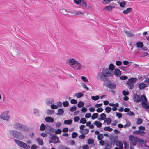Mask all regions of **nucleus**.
Listing matches in <instances>:
<instances>
[{"label":"nucleus","mask_w":149,"mask_h":149,"mask_svg":"<svg viewBox=\"0 0 149 149\" xmlns=\"http://www.w3.org/2000/svg\"><path fill=\"white\" fill-rule=\"evenodd\" d=\"M115 67L112 63H110L109 65V68H103L102 71L101 72H98L97 76V79L99 80H103V77L106 76L111 77L112 74L113 72Z\"/></svg>","instance_id":"1"},{"label":"nucleus","mask_w":149,"mask_h":149,"mask_svg":"<svg viewBox=\"0 0 149 149\" xmlns=\"http://www.w3.org/2000/svg\"><path fill=\"white\" fill-rule=\"evenodd\" d=\"M129 140L130 144L134 146L136 145L137 142L141 143L143 144H146V141L141 139L134 136L133 135H131L129 136Z\"/></svg>","instance_id":"2"},{"label":"nucleus","mask_w":149,"mask_h":149,"mask_svg":"<svg viewBox=\"0 0 149 149\" xmlns=\"http://www.w3.org/2000/svg\"><path fill=\"white\" fill-rule=\"evenodd\" d=\"M108 76H106L103 77V80H100V81H105L104 83V85L106 86L109 88L111 89H114L116 87V85L113 82H112L111 81L108 79Z\"/></svg>","instance_id":"3"},{"label":"nucleus","mask_w":149,"mask_h":149,"mask_svg":"<svg viewBox=\"0 0 149 149\" xmlns=\"http://www.w3.org/2000/svg\"><path fill=\"white\" fill-rule=\"evenodd\" d=\"M138 80L136 78H131L129 79L126 82V84L128 85V87L129 89H132L134 86V83Z\"/></svg>","instance_id":"4"},{"label":"nucleus","mask_w":149,"mask_h":149,"mask_svg":"<svg viewBox=\"0 0 149 149\" xmlns=\"http://www.w3.org/2000/svg\"><path fill=\"white\" fill-rule=\"evenodd\" d=\"M10 134L14 137L20 139L23 138L22 134L20 132L15 130H11L10 132Z\"/></svg>","instance_id":"5"},{"label":"nucleus","mask_w":149,"mask_h":149,"mask_svg":"<svg viewBox=\"0 0 149 149\" xmlns=\"http://www.w3.org/2000/svg\"><path fill=\"white\" fill-rule=\"evenodd\" d=\"M14 128L22 131H27L28 129L26 128V126L23 125L19 123H17L14 125Z\"/></svg>","instance_id":"6"},{"label":"nucleus","mask_w":149,"mask_h":149,"mask_svg":"<svg viewBox=\"0 0 149 149\" xmlns=\"http://www.w3.org/2000/svg\"><path fill=\"white\" fill-rule=\"evenodd\" d=\"M14 141L18 145L21 147L26 149H29L30 148L29 146L26 144L22 141L17 139H15Z\"/></svg>","instance_id":"7"},{"label":"nucleus","mask_w":149,"mask_h":149,"mask_svg":"<svg viewBox=\"0 0 149 149\" xmlns=\"http://www.w3.org/2000/svg\"><path fill=\"white\" fill-rule=\"evenodd\" d=\"M8 112L5 111L3 112L0 116V117L3 120L6 121L10 119V117L8 115Z\"/></svg>","instance_id":"8"},{"label":"nucleus","mask_w":149,"mask_h":149,"mask_svg":"<svg viewBox=\"0 0 149 149\" xmlns=\"http://www.w3.org/2000/svg\"><path fill=\"white\" fill-rule=\"evenodd\" d=\"M121 74V72L120 70L118 68H116L114 69V72L113 71V73L112 74L111 76H113L114 74L117 77H120Z\"/></svg>","instance_id":"9"},{"label":"nucleus","mask_w":149,"mask_h":149,"mask_svg":"<svg viewBox=\"0 0 149 149\" xmlns=\"http://www.w3.org/2000/svg\"><path fill=\"white\" fill-rule=\"evenodd\" d=\"M72 67L76 70H80L82 67V66L81 64L77 61L75 64L72 66Z\"/></svg>","instance_id":"10"},{"label":"nucleus","mask_w":149,"mask_h":149,"mask_svg":"<svg viewBox=\"0 0 149 149\" xmlns=\"http://www.w3.org/2000/svg\"><path fill=\"white\" fill-rule=\"evenodd\" d=\"M133 133L134 134L140 135L142 136H143L146 134V132L145 131L141 130L134 131Z\"/></svg>","instance_id":"11"},{"label":"nucleus","mask_w":149,"mask_h":149,"mask_svg":"<svg viewBox=\"0 0 149 149\" xmlns=\"http://www.w3.org/2000/svg\"><path fill=\"white\" fill-rule=\"evenodd\" d=\"M140 97L137 94H134L133 99L136 102H140Z\"/></svg>","instance_id":"12"},{"label":"nucleus","mask_w":149,"mask_h":149,"mask_svg":"<svg viewBox=\"0 0 149 149\" xmlns=\"http://www.w3.org/2000/svg\"><path fill=\"white\" fill-rule=\"evenodd\" d=\"M118 139L116 137L114 136L110 138V141L111 144L113 145H116V143Z\"/></svg>","instance_id":"13"},{"label":"nucleus","mask_w":149,"mask_h":149,"mask_svg":"<svg viewBox=\"0 0 149 149\" xmlns=\"http://www.w3.org/2000/svg\"><path fill=\"white\" fill-rule=\"evenodd\" d=\"M141 101L142 102L145 103L148 102L147 100L145 95H143L141 96L140 98V101Z\"/></svg>","instance_id":"14"},{"label":"nucleus","mask_w":149,"mask_h":149,"mask_svg":"<svg viewBox=\"0 0 149 149\" xmlns=\"http://www.w3.org/2000/svg\"><path fill=\"white\" fill-rule=\"evenodd\" d=\"M142 107L146 110L149 111V104L147 103H141Z\"/></svg>","instance_id":"15"},{"label":"nucleus","mask_w":149,"mask_h":149,"mask_svg":"<svg viewBox=\"0 0 149 149\" xmlns=\"http://www.w3.org/2000/svg\"><path fill=\"white\" fill-rule=\"evenodd\" d=\"M51 139L53 141L54 143H56L59 141L58 138L56 136H52Z\"/></svg>","instance_id":"16"},{"label":"nucleus","mask_w":149,"mask_h":149,"mask_svg":"<svg viewBox=\"0 0 149 149\" xmlns=\"http://www.w3.org/2000/svg\"><path fill=\"white\" fill-rule=\"evenodd\" d=\"M146 87H147V86H146V84L144 83H140L138 85V87L140 90L144 89Z\"/></svg>","instance_id":"17"},{"label":"nucleus","mask_w":149,"mask_h":149,"mask_svg":"<svg viewBox=\"0 0 149 149\" xmlns=\"http://www.w3.org/2000/svg\"><path fill=\"white\" fill-rule=\"evenodd\" d=\"M114 6H111V4L109 5V6H106L104 8V10L109 12L111 11V9L114 8Z\"/></svg>","instance_id":"18"},{"label":"nucleus","mask_w":149,"mask_h":149,"mask_svg":"<svg viewBox=\"0 0 149 149\" xmlns=\"http://www.w3.org/2000/svg\"><path fill=\"white\" fill-rule=\"evenodd\" d=\"M76 62L77 61L74 59L72 58L70 60L69 63L70 65L73 66V65L75 64Z\"/></svg>","instance_id":"19"},{"label":"nucleus","mask_w":149,"mask_h":149,"mask_svg":"<svg viewBox=\"0 0 149 149\" xmlns=\"http://www.w3.org/2000/svg\"><path fill=\"white\" fill-rule=\"evenodd\" d=\"M137 47L138 48H142L143 47L144 45L143 42L141 41H139L136 43Z\"/></svg>","instance_id":"20"},{"label":"nucleus","mask_w":149,"mask_h":149,"mask_svg":"<svg viewBox=\"0 0 149 149\" xmlns=\"http://www.w3.org/2000/svg\"><path fill=\"white\" fill-rule=\"evenodd\" d=\"M45 120L47 122H53L54 119L51 117H47L45 118Z\"/></svg>","instance_id":"21"},{"label":"nucleus","mask_w":149,"mask_h":149,"mask_svg":"<svg viewBox=\"0 0 149 149\" xmlns=\"http://www.w3.org/2000/svg\"><path fill=\"white\" fill-rule=\"evenodd\" d=\"M82 6L83 7H86V2L84 0H81L79 5Z\"/></svg>","instance_id":"22"},{"label":"nucleus","mask_w":149,"mask_h":149,"mask_svg":"<svg viewBox=\"0 0 149 149\" xmlns=\"http://www.w3.org/2000/svg\"><path fill=\"white\" fill-rule=\"evenodd\" d=\"M132 10V8H128L126 9L125 10L123 11V13L125 14H127L128 13L130 12Z\"/></svg>","instance_id":"23"},{"label":"nucleus","mask_w":149,"mask_h":149,"mask_svg":"<svg viewBox=\"0 0 149 149\" xmlns=\"http://www.w3.org/2000/svg\"><path fill=\"white\" fill-rule=\"evenodd\" d=\"M94 124L96 125L97 127H100L102 126L101 123L99 121H95L94 123Z\"/></svg>","instance_id":"24"},{"label":"nucleus","mask_w":149,"mask_h":149,"mask_svg":"<svg viewBox=\"0 0 149 149\" xmlns=\"http://www.w3.org/2000/svg\"><path fill=\"white\" fill-rule=\"evenodd\" d=\"M36 141L40 145H43V140L42 139L40 138L37 139Z\"/></svg>","instance_id":"25"},{"label":"nucleus","mask_w":149,"mask_h":149,"mask_svg":"<svg viewBox=\"0 0 149 149\" xmlns=\"http://www.w3.org/2000/svg\"><path fill=\"white\" fill-rule=\"evenodd\" d=\"M54 111L52 110H48L46 112V113L48 115H52L54 114Z\"/></svg>","instance_id":"26"},{"label":"nucleus","mask_w":149,"mask_h":149,"mask_svg":"<svg viewBox=\"0 0 149 149\" xmlns=\"http://www.w3.org/2000/svg\"><path fill=\"white\" fill-rule=\"evenodd\" d=\"M64 113V111L63 109H60L58 110L57 114L58 115H62Z\"/></svg>","instance_id":"27"},{"label":"nucleus","mask_w":149,"mask_h":149,"mask_svg":"<svg viewBox=\"0 0 149 149\" xmlns=\"http://www.w3.org/2000/svg\"><path fill=\"white\" fill-rule=\"evenodd\" d=\"M104 121L106 122L108 125H109L111 122V119L109 118H106Z\"/></svg>","instance_id":"28"},{"label":"nucleus","mask_w":149,"mask_h":149,"mask_svg":"<svg viewBox=\"0 0 149 149\" xmlns=\"http://www.w3.org/2000/svg\"><path fill=\"white\" fill-rule=\"evenodd\" d=\"M104 130L105 131L111 132L113 130V129L111 128L109 126H108L104 127Z\"/></svg>","instance_id":"29"},{"label":"nucleus","mask_w":149,"mask_h":149,"mask_svg":"<svg viewBox=\"0 0 149 149\" xmlns=\"http://www.w3.org/2000/svg\"><path fill=\"white\" fill-rule=\"evenodd\" d=\"M46 128V126L45 125L43 124H41L40 127V130L41 131H44L45 130Z\"/></svg>","instance_id":"30"},{"label":"nucleus","mask_w":149,"mask_h":149,"mask_svg":"<svg viewBox=\"0 0 149 149\" xmlns=\"http://www.w3.org/2000/svg\"><path fill=\"white\" fill-rule=\"evenodd\" d=\"M72 120L71 119H69L67 120H65L64 121L65 124L70 125L72 123Z\"/></svg>","instance_id":"31"},{"label":"nucleus","mask_w":149,"mask_h":149,"mask_svg":"<svg viewBox=\"0 0 149 149\" xmlns=\"http://www.w3.org/2000/svg\"><path fill=\"white\" fill-rule=\"evenodd\" d=\"M77 98H79L83 96V94L81 93H78L75 95Z\"/></svg>","instance_id":"32"},{"label":"nucleus","mask_w":149,"mask_h":149,"mask_svg":"<svg viewBox=\"0 0 149 149\" xmlns=\"http://www.w3.org/2000/svg\"><path fill=\"white\" fill-rule=\"evenodd\" d=\"M106 112L107 113H109L111 110V108L109 106L107 107L105 109Z\"/></svg>","instance_id":"33"},{"label":"nucleus","mask_w":149,"mask_h":149,"mask_svg":"<svg viewBox=\"0 0 149 149\" xmlns=\"http://www.w3.org/2000/svg\"><path fill=\"white\" fill-rule=\"evenodd\" d=\"M98 114L97 113H93L91 117V118L92 119H94L97 118Z\"/></svg>","instance_id":"34"},{"label":"nucleus","mask_w":149,"mask_h":149,"mask_svg":"<svg viewBox=\"0 0 149 149\" xmlns=\"http://www.w3.org/2000/svg\"><path fill=\"white\" fill-rule=\"evenodd\" d=\"M112 144H111V143H110V142L107 143L106 145V147L108 149L111 148L112 147Z\"/></svg>","instance_id":"35"},{"label":"nucleus","mask_w":149,"mask_h":149,"mask_svg":"<svg viewBox=\"0 0 149 149\" xmlns=\"http://www.w3.org/2000/svg\"><path fill=\"white\" fill-rule=\"evenodd\" d=\"M45 102H54V101L52 98H47L45 100Z\"/></svg>","instance_id":"36"},{"label":"nucleus","mask_w":149,"mask_h":149,"mask_svg":"<svg viewBox=\"0 0 149 149\" xmlns=\"http://www.w3.org/2000/svg\"><path fill=\"white\" fill-rule=\"evenodd\" d=\"M99 98V97L98 95L95 96H92L91 97V99L92 100H97Z\"/></svg>","instance_id":"37"},{"label":"nucleus","mask_w":149,"mask_h":149,"mask_svg":"<svg viewBox=\"0 0 149 149\" xmlns=\"http://www.w3.org/2000/svg\"><path fill=\"white\" fill-rule=\"evenodd\" d=\"M110 0H103L102 1V3L104 4H107L110 2Z\"/></svg>","instance_id":"38"},{"label":"nucleus","mask_w":149,"mask_h":149,"mask_svg":"<svg viewBox=\"0 0 149 149\" xmlns=\"http://www.w3.org/2000/svg\"><path fill=\"white\" fill-rule=\"evenodd\" d=\"M86 122V120L84 118H82L80 120V123L82 124H85Z\"/></svg>","instance_id":"39"},{"label":"nucleus","mask_w":149,"mask_h":149,"mask_svg":"<svg viewBox=\"0 0 149 149\" xmlns=\"http://www.w3.org/2000/svg\"><path fill=\"white\" fill-rule=\"evenodd\" d=\"M61 130L60 129H58L55 131V133L57 134H60L61 133Z\"/></svg>","instance_id":"40"},{"label":"nucleus","mask_w":149,"mask_h":149,"mask_svg":"<svg viewBox=\"0 0 149 149\" xmlns=\"http://www.w3.org/2000/svg\"><path fill=\"white\" fill-rule=\"evenodd\" d=\"M100 116L101 118V119L102 120H104L106 117V115L105 113H102L100 115Z\"/></svg>","instance_id":"41"},{"label":"nucleus","mask_w":149,"mask_h":149,"mask_svg":"<svg viewBox=\"0 0 149 149\" xmlns=\"http://www.w3.org/2000/svg\"><path fill=\"white\" fill-rule=\"evenodd\" d=\"M126 2L125 1H123L120 3V6L122 7H124L125 6Z\"/></svg>","instance_id":"42"},{"label":"nucleus","mask_w":149,"mask_h":149,"mask_svg":"<svg viewBox=\"0 0 149 149\" xmlns=\"http://www.w3.org/2000/svg\"><path fill=\"white\" fill-rule=\"evenodd\" d=\"M94 140L91 139H89L88 140V143L89 144H91L94 143Z\"/></svg>","instance_id":"43"},{"label":"nucleus","mask_w":149,"mask_h":149,"mask_svg":"<svg viewBox=\"0 0 149 149\" xmlns=\"http://www.w3.org/2000/svg\"><path fill=\"white\" fill-rule=\"evenodd\" d=\"M128 78V77L126 76H122L120 77V79L122 80H125Z\"/></svg>","instance_id":"44"},{"label":"nucleus","mask_w":149,"mask_h":149,"mask_svg":"<svg viewBox=\"0 0 149 149\" xmlns=\"http://www.w3.org/2000/svg\"><path fill=\"white\" fill-rule=\"evenodd\" d=\"M122 63V62L120 61H117L116 62V64L117 66H120Z\"/></svg>","instance_id":"45"},{"label":"nucleus","mask_w":149,"mask_h":149,"mask_svg":"<svg viewBox=\"0 0 149 149\" xmlns=\"http://www.w3.org/2000/svg\"><path fill=\"white\" fill-rule=\"evenodd\" d=\"M98 139L99 140H102L103 138V135L102 134H99L98 136Z\"/></svg>","instance_id":"46"},{"label":"nucleus","mask_w":149,"mask_h":149,"mask_svg":"<svg viewBox=\"0 0 149 149\" xmlns=\"http://www.w3.org/2000/svg\"><path fill=\"white\" fill-rule=\"evenodd\" d=\"M78 136L77 133L76 132H73L72 134V137L73 138H76Z\"/></svg>","instance_id":"47"},{"label":"nucleus","mask_w":149,"mask_h":149,"mask_svg":"<svg viewBox=\"0 0 149 149\" xmlns=\"http://www.w3.org/2000/svg\"><path fill=\"white\" fill-rule=\"evenodd\" d=\"M142 122L143 120L142 119H138L137 121L136 124L138 125L142 123Z\"/></svg>","instance_id":"48"},{"label":"nucleus","mask_w":149,"mask_h":149,"mask_svg":"<svg viewBox=\"0 0 149 149\" xmlns=\"http://www.w3.org/2000/svg\"><path fill=\"white\" fill-rule=\"evenodd\" d=\"M116 144L117 146H119L121 145L122 144H123V143L122 142L118 140L117 141L116 143Z\"/></svg>","instance_id":"49"},{"label":"nucleus","mask_w":149,"mask_h":149,"mask_svg":"<svg viewBox=\"0 0 149 149\" xmlns=\"http://www.w3.org/2000/svg\"><path fill=\"white\" fill-rule=\"evenodd\" d=\"M129 65H128L126 67L122 66L120 67V68L121 70L125 71L126 70V68H127L128 67Z\"/></svg>","instance_id":"50"},{"label":"nucleus","mask_w":149,"mask_h":149,"mask_svg":"<svg viewBox=\"0 0 149 149\" xmlns=\"http://www.w3.org/2000/svg\"><path fill=\"white\" fill-rule=\"evenodd\" d=\"M123 94L125 96H127L129 94V92L124 90L122 92Z\"/></svg>","instance_id":"51"},{"label":"nucleus","mask_w":149,"mask_h":149,"mask_svg":"<svg viewBox=\"0 0 149 149\" xmlns=\"http://www.w3.org/2000/svg\"><path fill=\"white\" fill-rule=\"evenodd\" d=\"M103 110V108L102 107H100V108H98L97 109V112H101Z\"/></svg>","instance_id":"52"},{"label":"nucleus","mask_w":149,"mask_h":149,"mask_svg":"<svg viewBox=\"0 0 149 149\" xmlns=\"http://www.w3.org/2000/svg\"><path fill=\"white\" fill-rule=\"evenodd\" d=\"M91 116V114L90 113H86L85 115V117L86 118H89Z\"/></svg>","instance_id":"53"},{"label":"nucleus","mask_w":149,"mask_h":149,"mask_svg":"<svg viewBox=\"0 0 149 149\" xmlns=\"http://www.w3.org/2000/svg\"><path fill=\"white\" fill-rule=\"evenodd\" d=\"M76 107L75 106H73L70 109V110L71 112H74L76 110Z\"/></svg>","instance_id":"54"},{"label":"nucleus","mask_w":149,"mask_h":149,"mask_svg":"<svg viewBox=\"0 0 149 149\" xmlns=\"http://www.w3.org/2000/svg\"><path fill=\"white\" fill-rule=\"evenodd\" d=\"M84 105V103H78L77 104L78 107L79 108H81L83 107Z\"/></svg>","instance_id":"55"},{"label":"nucleus","mask_w":149,"mask_h":149,"mask_svg":"<svg viewBox=\"0 0 149 149\" xmlns=\"http://www.w3.org/2000/svg\"><path fill=\"white\" fill-rule=\"evenodd\" d=\"M51 108L53 109H56L58 108V106L52 104L51 106Z\"/></svg>","instance_id":"56"},{"label":"nucleus","mask_w":149,"mask_h":149,"mask_svg":"<svg viewBox=\"0 0 149 149\" xmlns=\"http://www.w3.org/2000/svg\"><path fill=\"white\" fill-rule=\"evenodd\" d=\"M81 79L84 81L85 82H87L88 81L87 79L84 76H82Z\"/></svg>","instance_id":"57"},{"label":"nucleus","mask_w":149,"mask_h":149,"mask_svg":"<svg viewBox=\"0 0 149 149\" xmlns=\"http://www.w3.org/2000/svg\"><path fill=\"white\" fill-rule=\"evenodd\" d=\"M81 0H74V3L77 5H79Z\"/></svg>","instance_id":"58"},{"label":"nucleus","mask_w":149,"mask_h":149,"mask_svg":"<svg viewBox=\"0 0 149 149\" xmlns=\"http://www.w3.org/2000/svg\"><path fill=\"white\" fill-rule=\"evenodd\" d=\"M74 119L75 122H77L79 120L80 118L78 116H76L74 118Z\"/></svg>","instance_id":"59"},{"label":"nucleus","mask_w":149,"mask_h":149,"mask_svg":"<svg viewBox=\"0 0 149 149\" xmlns=\"http://www.w3.org/2000/svg\"><path fill=\"white\" fill-rule=\"evenodd\" d=\"M116 116L119 118H121L122 116V114L120 113H117Z\"/></svg>","instance_id":"60"},{"label":"nucleus","mask_w":149,"mask_h":149,"mask_svg":"<svg viewBox=\"0 0 149 149\" xmlns=\"http://www.w3.org/2000/svg\"><path fill=\"white\" fill-rule=\"evenodd\" d=\"M37 148V146L35 144L32 145L31 146V149H36Z\"/></svg>","instance_id":"61"},{"label":"nucleus","mask_w":149,"mask_h":149,"mask_svg":"<svg viewBox=\"0 0 149 149\" xmlns=\"http://www.w3.org/2000/svg\"><path fill=\"white\" fill-rule=\"evenodd\" d=\"M83 12L81 11H77L75 12L74 14L75 15H80V14H82Z\"/></svg>","instance_id":"62"},{"label":"nucleus","mask_w":149,"mask_h":149,"mask_svg":"<svg viewBox=\"0 0 149 149\" xmlns=\"http://www.w3.org/2000/svg\"><path fill=\"white\" fill-rule=\"evenodd\" d=\"M85 136L83 134H81L79 136V138L80 139H84L85 138Z\"/></svg>","instance_id":"63"},{"label":"nucleus","mask_w":149,"mask_h":149,"mask_svg":"<svg viewBox=\"0 0 149 149\" xmlns=\"http://www.w3.org/2000/svg\"><path fill=\"white\" fill-rule=\"evenodd\" d=\"M123 64L124 65H127L129 64V62L127 60H124L123 61Z\"/></svg>","instance_id":"64"}]
</instances>
